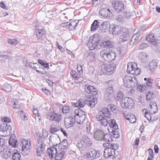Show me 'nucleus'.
Here are the masks:
<instances>
[{
    "label": "nucleus",
    "mask_w": 160,
    "mask_h": 160,
    "mask_svg": "<svg viewBox=\"0 0 160 160\" xmlns=\"http://www.w3.org/2000/svg\"><path fill=\"white\" fill-rule=\"evenodd\" d=\"M92 142L87 136H83L78 141L77 146L81 151H85L91 146Z\"/></svg>",
    "instance_id": "obj_1"
},
{
    "label": "nucleus",
    "mask_w": 160,
    "mask_h": 160,
    "mask_svg": "<svg viewBox=\"0 0 160 160\" xmlns=\"http://www.w3.org/2000/svg\"><path fill=\"white\" fill-rule=\"evenodd\" d=\"M96 119L99 121L100 123L104 126H106L108 123L111 128L117 130L118 126L114 119H110L108 121L107 119L102 115L98 114L96 116Z\"/></svg>",
    "instance_id": "obj_2"
},
{
    "label": "nucleus",
    "mask_w": 160,
    "mask_h": 160,
    "mask_svg": "<svg viewBox=\"0 0 160 160\" xmlns=\"http://www.w3.org/2000/svg\"><path fill=\"white\" fill-rule=\"evenodd\" d=\"M101 37L99 35L95 34L89 38L87 45L88 48L91 50L98 47L99 45Z\"/></svg>",
    "instance_id": "obj_3"
},
{
    "label": "nucleus",
    "mask_w": 160,
    "mask_h": 160,
    "mask_svg": "<svg viewBox=\"0 0 160 160\" xmlns=\"http://www.w3.org/2000/svg\"><path fill=\"white\" fill-rule=\"evenodd\" d=\"M100 55L103 60L108 62L113 61L116 57V55L114 52L109 51L107 49L102 50L100 52Z\"/></svg>",
    "instance_id": "obj_4"
},
{
    "label": "nucleus",
    "mask_w": 160,
    "mask_h": 160,
    "mask_svg": "<svg viewBox=\"0 0 160 160\" xmlns=\"http://www.w3.org/2000/svg\"><path fill=\"white\" fill-rule=\"evenodd\" d=\"M127 72L131 74L138 75L140 72V69L137 67V64L135 62H130L128 63Z\"/></svg>",
    "instance_id": "obj_5"
},
{
    "label": "nucleus",
    "mask_w": 160,
    "mask_h": 160,
    "mask_svg": "<svg viewBox=\"0 0 160 160\" xmlns=\"http://www.w3.org/2000/svg\"><path fill=\"white\" fill-rule=\"evenodd\" d=\"M125 28L122 26L117 24H112L111 25L110 29L109 31L113 35L117 36L120 34L121 32L125 31Z\"/></svg>",
    "instance_id": "obj_6"
},
{
    "label": "nucleus",
    "mask_w": 160,
    "mask_h": 160,
    "mask_svg": "<svg viewBox=\"0 0 160 160\" xmlns=\"http://www.w3.org/2000/svg\"><path fill=\"white\" fill-rule=\"evenodd\" d=\"M121 107L124 108H132L134 106L133 101L128 97L125 98L120 102Z\"/></svg>",
    "instance_id": "obj_7"
},
{
    "label": "nucleus",
    "mask_w": 160,
    "mask_h": 160,
    "mask_svg": "<svg viewBox=\"0 0 160 160\" xmlns=\"http://www.w3.org/2000/svg\"><path fill=\"white\" fill-rule=\"evenodd\" d=\"M76 121V116L65 117L64 119V124L67 128L72 127Z\"/></svg>",
    "instance_id": "obj_8"
},
{
    "label": "nucleus",
    "mask_w": 160,
    "mask_h": 160,
    "mask_svg": "<svg viewBox=\"0 0 160 160\" xmlns=\"http://www.w3.org/2000/svg\"><path fill=\"white\" fill-rule=\"evenodd\" d=\"M85 98V101L87 102L88 105L91 108L93 107L97 103V98H94L93 95H91L89 93L86 94Z\"/></svg>",
    "instance_id": "obj_9"
},
{
    "label": "nucleus",
    "mask_w": 160,
    "mask_h": 160,
    "mask_svg": "<svg viewBox=\"0 0 160 160\" xmlns=\"http://www.w3.org/2000/svg\"><path fill=\"white\" fill-rule=\"evenodd\" d=\"M36 35L38 39L39 40L43 41L46 38V33L44 29H40L39 27L36 28Z\"/></svg>",
    "instance_id": "obj_10"
},
{
    "label": "nucleus",
    "mask_w": 160,
    "mask_h": 160,
    "mask_svg": "<svg viewBox=\"0 0 160 160\" xmlns=\"http://www.w3.org/2000/svg\"><path fill=\"white\" fill-rule=\"evenodd\" d=\"M47 118L51 121L59 122L62 119L61 115L53 112H49L47 114Z\"/></svg>",
    "instance_id": "obj_11"
},
{
    "label": "nucleus",
    "mask_w": 160,
    "mask_h": 160,
    "mask_svg": "<svg viewBox=\"0 0 160 160\" xmlns=\"http://www.w3.org/2000/svg\"><path fill=\"white\" fill-rule=\"evenodd\" d=\"M49 141L53 143V146L54 147L57 146L58 144H61L60 137L56 134H53L50 136Z\"/></svg>",
    "instance_id": "obj_12"
},
{
    "label": "nucleus",
    "mask_w": 160,
    "mask_h": 160,
    "mask_svg": "<svg viewBox=\"0 0 160 160\" xmlns=\"http://www.w3.org/2000/svg\"><path fill=\"white\" fill-rule=\"evenodd\" d=\"M25 145H22V154L23 156H26L29 154L30 151L31 144L30 142L25 141Z\"/></svg>",
    "instance_id": "obj_13"
},
{
    "label": "nucleus",
    "mask_w": 160,
    "mask_h": 160,
    "mask_svg": "<svg viewBox=\"0 0 160 160\" xmlns=\"http://www.w3.org/2000/svg\"><path fill=\"white\" fill-rule=\"evenodd\" d=\"M36 135L37 136V142L34 145V147H41L42 146V147H45L46 145L44 142L45 140L42 138L41 134L38 133Z\"/></svg>",
    "instance_id": "obj_14"
},
{
    "label": "nucleus",
    "mask_w": 160,
    "mask_h": 160,
    "mask_svg": "<svg viewBox=\"0 0 160 160\" xmlns=\"http://www.w3.org/2000/svg\"><path fill=\"white\" fill-rule=\"evenodd\" d=\"M99 11L98 13L100 15L102 16L103 17L109 18L112 17L113 15V13L114 12V11Z\"/></svg>",
    "instance_id": "obj_15"
},
{
    "label": "nucleus",
    "mask_w": 160,
    "mask_h": 160,
    "mask_svg": "<svg viewBox=\"0 0 160 160\" xmlns=\"http://www.w3.org/2000/svg\"><path fill=\"white\" fill-rule=\"evenodd\" d=\"M112 5L114 9L116 10H123L124 9V4L122 2L113 1L112 2Z\"/></svg>",
    "instance_id": "obj_16"
},
{
    "label": "nucleus",
    "mask_w": 160,
    "mask_h": 160,
    "mask_svg": "<svg viewBox=\"0 0 160 160\" xmlns=\"http://www.w3.org/2000/svg\"><path fill=\"white\" fill-rule=\"evenodd\" d=\"M111 25L108 21H105L102 22L100 26V29L102 32H104L109 28L110 29Z\"/></svg>",
    "instance_id": "obj_17"
},
{
    "label": "nucleus",
    "mask_w": 160,
    "mask_h": 160,
    "mask_svg": "<svg viewBox=\"0 0 160 160\" xmlns=\"http://www.w3.org/2000/svg\"><path fill=\"white\" fill-rule=\"evenodd\" d=\"M104 132L102 130H98L96 131L94 133V138L98 141H102V139Z\"/></svg>",
    "instance_id": "obj_18"
},
{
    "label": "nucleus",
    "mask_w": 160,
    "mask_h": 160,
    "mask_svg": "<svg viewBox=\"0 0 160 160\" xmlns=\"http://www.w3.org/2000/svg\"><path fill=\"white\" fill-rule=\"evenodd\" d=\"M154 35L153 34H149L146 36V39L148 42H150L151 43L155 46L159 45V42L156 41L154 39Z\"/></svg>",
    "instance_id": "obj_19"
},
{
    "label": "nucleus",
    "mask_w": 160,
    "mask_h": 160,
    "mask_svg": "<svg viewBox=\"0 0 160 160\" xmlns=\"http://www.w3.org/2000/svg\"><path fill=\"white\" fill-rule=\"evenodd\" d=\"M47 153L51 159H53L54 158L53 155H55L57 153V149L54 146L51 148H49L48 149Z\"/></svg>",
    "instance_id": "obj_20"
},
{
    "label": "nucleus",
    "mask_w": 160,
    "mask_h": 160,
    "mask_svg": "<svg viewBox=\"0 0 160 160\" xmlns=\"http://www.w3.org/2000/svg\"><path fill=\"white\" fill-rule=\"evenodd\" d=\"M16 138L15 134H12L10 136L9 140L8 143L10 146H11V148L12 147L14 148L17 145V143L18 141L16 139H15Z\"/></svg>",
    "instance_id": "obj_21"
},
{
    "label": "nucleus",
    "mask_w": 160,
    "mask_h": 160,
    "mask_svg": "<svg viewBox=\"0 0 160 160\" xmlns=\"http://www.w3.org/2000/svg\"><path fill=\"white\" fill-rule=\"evenodd\" d=\"M115 152H113V150H111V148H105L104 150V155L105 157L107 158H111L113 156V157Z\"/></svg>",
    "instance_id": "obj_22"
},
{
    "label": "nucleus",
    "mask_w": 160,
    "mask_h": 160,
    "mask_svg": "<svg viewBox=\"0 0 160 160\" xmlns=\"http://www.w3.org/2000/svg\"><path fill=\"white\" fill-rule=\"evenodd\" d=\"M135 13L134 11H127L126 12H123V14L126 18H135Z\"/></svg>",
    "instance_id": "obj_23"
},
{
    "label": "nucleus",
    "mask_w": 160,
    "mask_h": 160,
    "mask_svg": "<svg viewBox=\"0 0 160 160\" xmlns=\"http://www.w3.org/2000/svg\"><path fill=\"white\" fill-rule=\"evenodd\" d=\"M116 66L115 65L113 64H105L103 68L107 72H113L115 71Z\"/></svg>",
    "instance_id": "obj_24"
},
{
    "label": "nucleus",
    "mask_w": 160,
    "mask_h": 160,
    "mask_svg": "<svg viewBox=\"0 0 160 160\" xmlns=\"http://www.w3.org/2000/svg\"><path fill=\"white\" fill-rule=\"evenodd\" d=\"M158 62L157 61L153 59L149 63V69L151 72H153L157 68Z\"/></svg>",
    "instance_id": "obj_25"
},
{
    "label": "nucleus",
    "mask_w": 160,
    "mask_h": 160,
    "mask_svg": "<svg viewBox=\"0 0 160 160\" xmlns=\"http://www.w3.org/2000/svg\"><path fill=\"white\" fill-rule=\"evenodd\" d=\"M139 58L141 62L143 63L146 62L148 61V55L144 52H141L139 55Z\"/></svg>",
    "instance_id": "obj_26"
},
{
    "label": "nucleus",
    "mask_w": 160,
    "mask_h": 160,
    "mask_svg": "<svg viewBox=\"0 0 160 160\" xmlns=\"http://www.w3.org/2000/svg\"><path fill=\"white\" fill-rule=\"evenodd\" d=\"M21 157V155L18 150L15 149L12 150V160H20Z\"/></svg>",
    "instance_id": "obj_27"
},
{
    "label": "nucleus",
    "mask_w": 160,
    "mask_h": 160,
    "mask_svg": "<svg viewBox=\"0 0 160 160\" xmlns=\"http://www.w3.org/2000/svg\"><path fill=\"white\" fill-rule=\"evenodd\" d=\"M100 46L102 48L104 47L110 48L113 46V42L110 41H102L100 43Z\"/></svg>",
    "instance_id": "obj_28"
},
{
    "label": "nucleus",
    "mask_w": 160,
    "mask_h": 160,
    "mask_svg": "<svg viewBox=\"0 0 160 160\" xmlns=\"http://www.w3.org/2000/svg\"><path fill=\"white\" fill-rule=\"evenodd\" d=\"M140 36V34L139 33H135L131 38L130 44L131 45H133L135 44L138 41Z\"/></svg>",
    "instance_id": "obj_29"
},
{
    "label": "nucleus",
    "mask_w": 160,
    "mask_h": 160,
    "mask_svg": "<svg viewBox=\"0 0 160 160\" xmlns=\"http://www.w3.org/2000/svg\"><path fill=\"white\" fill-rule=\"evenodd\" d=\"M122 32V34L119 36V41L121 42H124L127 41L129 38V34L127 33L124 32V31Z\"/></svg>",
    "instance_id": "obj_30"
},
{
    "label": "nucleus",
    "mask_w": 160,
    "mask_h": 160,
    "mask_svg": "<svg viewBox=\"0 0 160 160\" xmlns=\"http://www.w3.org/2000/svg\"><path fill=\"white\" fill-rule=\"evenodd\" d=\"M149 106L152 109L151 111L152 112V114L155 113L158 110L157 103L155 102H151L149 104Z\"/></svg>",
    "instance_id": "obj_31"
},
{
    "label": "nucleus",
    "mask_w": 160,
    "mask_h": 160,
    "mask_svg": "<svg viewBox=\"0 0 160 160\" xmlns=\"http://www.w3.org/2000/svg\"><path fill=\"white\" fill-rule=\"evenodd\" d=\"M78 23V21L77 20H73L70 22H69L68 29H69L70 30H75L76 28V26Z\"/></svg>",
    "instance_id": "obj_32"
},
{
    "label": "nucleus",
    "mask_w": 160,
    "mask_h": 160,
    "mask_svg": "<svg viewBox=\"0 0 160 160\" xmlns=\"http://www.w3.org/2000/svg\"><path fill=\"white\" fill-rule=\"evenodd\" d=\"M125 116L126 119L129 121L130 122L133 123L135 122V117L133 114L131 113H128L127 115H125Z\"/></svg>",
    "instance_id": "obj_33"
},
{
    "label": "nucleus",
    "mask_w": 160,
    "mask_h": 160,
    "mask_svg": "<svg viewBox=\"0 0 160 160\" xmlns=\"http://www.w3.org/2000/svg\"><path fill=\"white\" fill-rule=\"evenodd\" d=\"M45 147H34L36 151V155L37 157L41 156V155L43 153Z\"/></svg>",
    "instance_id": "obj_34"
},
{
    "label": "nucleus",
    "mask_w": 160,
    "mask_h": 160,
    "mask_svg": "<svg viewBox=\"0 0 160 160\" xmlns=\"http://www.w3.org/2000/svg\"><path fill=\"white\" fill-rule=\"evenodd\" d=\"M128 84V88H129L132 87H134L136 86L138 84L136 78L135 77H134L133 78L132 77V80H131L130 83H129V84ZM125 84H126V85L128 86V84H126L125 83Z\"/></svg>",
    "instance_id": "obj_35"
},
{
    "label": "nucleus",
    "mask_w": 160,
    "mask_h": 160,
    "mask_svg": "<svg viewBox=\"0 0 160 160\" xmlns=\"http://www.w3.org/2000/svg\"><path fill=\"white\" fill-rule=\"evenodd\" d=\"M102 141L105 142H110L112 141V138L111 135L109 134L104 133L103 136Z\"/></svg>",
    "instance_id": "obj_36"
},
{
    "label": "nucleus",
    "mask_w": 160,
    "mask_h": 160,
    "mask_svg": "<svg viewBox=\"0 0 160 160\" xmlns=\"http://www.w3.org/2000/svg\"><path fill=\"white\" fill-rule=\"evenodd\" d=\"M5 123H2L0 125V135L5 137L6 131H5Z\"/></svg>",
    "instance_id": "obj_37"
},
{
    "label": "nucleus",
    "mask_w": 160,
    "mask_h": 160,
    "mask_svg": "<svg viewBox=\"0 0 160 160\" xmlns=\"http://www.w3.org/2000/svg\"><path fill=\"white\" fill-rule=\"evenodd\" d=\"M132 77L129 76H127L125 77L123 79L124 86L126 88H128V86L126 85L125 84L126 83V84H129V83H130L131 80H132Z\"/></svg>",
    "instance_id": "obj_38"
},
{
    "label": "nucleus",
    "mask_w": 160,
    "mask_h": 160,
    "mask_svg": "<svg viewBox=\"0 0 160 160\" xmlns=\"http://www.w3.org/2000/svg\"><path fill=\"white\" fill-rule=\"evenodd\" d=\"M102 115L105 117L107 118H111L112 115L110 111L107 108H105L103 109L102 111Z\"/></svg>",
    "instance_id": "obj_39"
},
{
    "label": "nucleus",
    "mask_w": 160,
    "mask_h": 160,
    "mask_svg": "<svg viewBox=\"0 0 160 160\" xmlns=\"http://www.w3.org/2000/svg\"><path fill=\"white\" fill-rule=\"evenodd\" d=\"M99 22L97 20L94 21L91 25V31H95L98 27Z\"/></svg>",
    "instance_id": "obj_40"
},
{
    "label": "nucleus",
    "mask_w": 160,
    "mask_h": 160,
    "mask_svg": "<svg viewBox=\"0 0 160 160\" xmlns=\"http://www.w3.org/2000/svg\"><path fill=\"white\" fill-rule=\"evenodd\" d=\"M12 151L11 150L10 148H7L6 150V151L4 152V158L7 159L10 158L11 155V154H12Z\"/></svg>",
    "instance_id": "obj_41"
},
{
    "label": "nucleus",
    "mask_w": 160,
    "mask_h": 160,
    "mask_svg": "<svg viewBox=\"0 0 160 160\" xmlns=\"http://www.w3.org/2000/svg\"><path fill=\"white\" fill-rule=\"evenodd\" d=\"M65 153L64 151H62L61 152L57 154L56 155H55V160H61L62 159Z\"/></svg>",
    "instance_id": "obj_42"
},
{
    "label": "nucleus",
    "mask_w": 160,
    "mask_h": 160,
    "mask_svg": "<svg viewBox=\"0 0 160 160\" xmlns=\"http://www.w3.org/2000/svg\"><path fill=\"white\" fill-rule=\"evenodd\" d=\"M81 112L82 114L81 116V120H80L81 121L84 120L86 117V116L85 114V112L82 111L80 109H76L74 111V113H77L78 112Z\"/></svg>",
    "instance_id": "obj_43"
},
{
    "label": "nucleus",
    "mask_w": 160,
    "mask_h": 160,
    "mask_svg": "<svg viewBox=\"0 0 160 160\" xmlns=\"http://www.w3.org/2000/svg\"><path fill=\"white\" fill-rule=\"evenodd\" d=\"M92 152H94V154H93V160L98 158L100 156L101 153L100 150L96 151L92 149Z\"/></svg>",
    "instance_id": "obj_44"
},
{
    "label": "nucleus",
    "mask_w": 160,
    "mask_h": 160,
    "mask_svg": "<svg viewBox=\"0 0 160 160\" xmlns=\"http://www.w3.org/2000/svg\"><path fill=\"white\" fill-rule=\"evenodd\" d=\"M124 96V95L122 92L121 90L118 91L117 93V96L116 97V99L118 101H121L123 100L122 98Z\"/></svg>",
    "instance_id": "obj_45"
},
{
    "label": "nucleus",
    "mask_w": 160,
    "mask_h": 160,
    "mask_svg": "<svg viewBox=\"0 0 160 160\" xmlns=\"http://www.w3.org/2000/svg\"><path fill=\"white\" fill-rule=\"evenodd\" d=\"M47 17L48 18H51L53 16H56V13L55 11H48L46 12Z\"/></svg>",
    "instance_id": "obj_46"
},
{
    "label": "nucleus",
    "mask_w": 160,
    "mask_h": 160,
    "mask_svg": "<svg viewBox=\"0 0 160 160\" xmlns=\"http://www.w3.org/2000/svg\"><path fill=\"white\" fill-rule=\"evenodd\" d=\"M113 94H104V99L108 102H109L113 98Z\"/></svg>",
    "instance_id": "obj_47"
},
{
    "label": "nucleus",
    "mask_w": 160,
    "mask_h": 160,
    "mask_svg": "<svg viewBox=\"0 0 160 160\" xmlns=\"http://www.w3.org/2000/svg\"><path fill=\"white\" fill-rule=\"evenodd\" d=\"M2 87V89L7 92H10L12 89L11 86L8 83L5 84Z\"/></svg>",
    "instance_id": "obj_48"
},
{
    "label": "nucleus",
    "mask_w": 160,
    "mask_h": 160,
    "mask_svg": "<svg viewBox=\"0 0 160 160\" xmlns=\"http://www.w3.org/2000/svg\"><path fill=\"white\" fill-rule=\"evenodd\" d=\"M93 86H92L87 84H85L84 85L85 91L88 93H89L90 92H91V91L93 88Z\"/></svg>",
    "instance_id": "obj_49"
},
{
    "label": "nucleus",
    "mask_w": 160,
    "mask_h": 160,
    "mask_svg": "<svg viewBox=\"0 0 160 160\" xmlns=\"http://www.w3.org/2000/svg\"><path fill=\"white\" fill-rule=\"evenodd\" d=\"M95 55L92 52L89 54L87 56V60L89 61H93L95 59Z\"/></svg>",
    "instance_id": "obj_50"
},
{
    "label": "nucleus",
    "mask_w": 160,
    "mask_h": 160,
    "mask_svg": "<svg viewBox=\"0 0 160 160\" xmlns=\"http://www.w3.org/2000/svg\"><path fill=\"white\" fill-rule=\"evenodd\" d=\"M62 112L63 114H66L68 113L70 110V107L69 106L64 105L61 109Z\"/></svg>",
    "instance_id": "obj_51"
},
{
    "label": "nucleus",
    "mask_w": 160,
    "mask_h": 160,
    "mask_svg": "<svg viewBox=\"0 0 160 160\" xmlns=\"http://www.w3.org/2000/svg\"><path fill=\"white\" fill-rule=\"evenodd\" d=\"M5 131H6L5 133V137L7 136V132H10V131H11L12 128L11 126L9 125H8L7 123H5Z\"/></svg>",
    "instance_id": "obj_52"
},
{
    "label": "nucleus",
    "mask_w": 160,
    "mask_h": 160,
    "mask_svg": "<svg viewBox=\"0 0 160 160\" xmlns=\"http://www.w3.org/2000/svg\"><path fill=\"white\" fill-rule=\"evenodd\" d=\"M142 112L143 113L144 116L148 120H149V119L150 120L151 119V117L150 114L146 111V109H143L142 110Z\"/></svg>",
    "instance_id": "obj_53"
},
{
    "label": "nucleus",
    "mask_w": 160,
    "mask_h": 160,
    "mask_svg": "<svg viewBox=\"0 0 160 160\" xmlns=\"http://www.w3.org/2000/svg\"><path fill=\"white\" fill-rule=\"evenodd\" d=\"M60 128L58 127H52L50 129L49 131L51 133L56 132L60 130Z\"/></svg>",
    "instance_id": "obj_54"
},
{
    "label": "nucleus",
    "mask_w": 160,
    "mask_h": 160,
    "mask_svg": "<svg viewBox=\"0 0 160 160\" xmlns=\"http://www.w3.org/2000/svg\"><path fill=\"white\" fill-rule=\"evenodd\" d=\"M113 94V89L112 87H110L107 88L104 94Z\"/></svg>",
    "instance_id": "obj_55"
},
{
    "label": "nucleus",
    "mask_w": 160,
    "mask_h": 160,
    "mask_svg": "<svg viewBox=\"0 0 160 160\" xmlns=\"http://www.w3.org/2000/svg\"><path fill=\"white\" fill-rule=\"evenodd\" d=\"M116 20L119 22H123L124 20L122 16L121 15H118L116 18Z\"/></svg>",
    "instance_id": "obj_56"
},
{
    "label": "nucleus",
    "mask_w": 160,
    "mask_h": 160,
    "mask_svg": "<svg viewBox=\"0 0 160 160\" xmlns=\"http://www.w3.org/2000/svg\"><path fill=\"white\" fill-rule=\"evenodd\" d=\"M94 152H92V149L88 153H87L86 155L87 158L90 160H93V154H94Z\"/></svg>",
    "instance_id": "obj_57"
},
{
    "label": "nucleus",
    "mask_w": 160,
    "mask_h": 160,
    "mask_svg": "<svg viewBox=\"0 0 160 160\" xmlns=\"http://www.w3.org/2000/svg\"><path fill=\"white\" fill-rule=\"evenodd\" d=\"M146 87L145 85H138L137 87V90L140 91L141 92L144 91L146 88Z\"/></svg>",
    "instance_id": "obj_58"
},
{
    "label": "nucleus",
    "mask_w": 160,
    "mask_h": 160,
    "mask_svg": "<svg viewBox=\"0 0 160 160\" xmlns=\"http://www.w3.org/2000/svg\"><path fill=\"white\" fill-rule=\"evenodd\" d=\"M28 65L30 66L31 68H33L34 70H36L37 69V66H38V64L37 63H34L32 62H29L28 63Z\"/></svg>",
    "instance_id": "obj_59"
},
{
    "label": "nucleus",
    "mask_w": 160,
    "mask_h": 160,
    "mask_svg": "<svg viewBox=\"0 0 160 160\" xmlns=\"http://www.w3.org/2000/svg\"><path fill=\"white\" fill-rule=\"evenodd\" d=\"M85 105V103L83 102L80 101H79L77 103L75 104V106L82 108L84 107Z\"/></svg>",
    "instance_id": "obj_60"
},
{
    "label": "nucleus",
    "mask_w": 160,
    "mask_h": 160,
    "mask_svg": "<svg viewBox=\"0 0 160 160\" xmlns=\"http://www.w3.org/2000/svg\"><path fill=\"white\" fill-rule=\"evenodd\" d=\"M8 42L10 44L13 45H17L18 43V41L15 39H9Z\"/></svg>",
    "instance_id": "obj_61"
},
{
    "label": "nucleus",
    "mask_w": 160,
    "mask_h": 160,
    "mask_svg": "<svg viewBox=\"0 0 160 160\" xmlns=\"http://www.w3.org/2000/svg\"><path fill=\"white\" fill-rule=\"evenodd\" d=\"M1 121L3 122H10L11 121V119L6 117H2L1 118Z\"/></svg>",
    "instance_id": "obj_62"
},
{
    "label": "nucleus",
    "mask_w": 160,
    "mask_h": 160,
    "mask_svg": "<svg viewBox=\"0 0 160 160\" xmlns=\"http://www.w3.org/2000/svg\"><path fill=\"white\" fill-rule=\"evenodd\" d=\"M98 93V91L97 89L94 88L93 86V88L92 89V91H91V92H90L89 93H90L92 95H96Z\"/></svg>",
    "instance_id": "obj_63"
},
{
    "label": "nucleus",
    "mask_w": 160,
    "mask_h": 160,
    "mask_svg": "<svg viewBox=\"0 0 160 160\" xmlns=\"http://www.w3.org/2000/svg\"><path fill=\"white\" fill-rule=\"evenodd\" d=\"M148 46V43H142L140 46H139V49H142L147 47Z\"/></svg>",
    "instance_id": "obj_64"
}]
</instances>
